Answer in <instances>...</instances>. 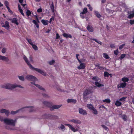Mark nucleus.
<instances>
[{
  "mask_svg": "<svg viewBox=\"0 0 134 134\" xmlns=\"http://www.w3.org/2000/svg\"><path fill=\"white\" fill-rule=\"evenodd\" d=\"M0 113H4L5 115H8L9 113V111L8 110H6V109H0Z\"/></svg>",
  "mask_w": 134,
  "mask_h": 134,
  "instance_id": "obj_19",
  "label": "nucleus"
},
{
  "mask_svg": "<svg viewBox=\"0 0 134 134\" xmlns=\"http://www.w3.org/2000/svg\"><path fill=\"white\" fill-rule=\"evenodd\" d=\"M118 48L116 50L114 51V53L115 55H117L118 53Z\"/></svg>",
  "mask_w": 134,
  "mask_h": 134,
  "instance_id": "obj_52",
  "label": "nucleus"
},
{
  "mask_svg": "<svg viewBox=\"0 0 134 134\" xmlns=\"http://www.w3.org/2000/svg\"><path fill=\"white\" fill-rule=\"evenodd\" d=\"M102 126L105 130L107 131H108V129L105 125H102Z\"/></svg>",
  "mask_w": 134,
  "mask_h": 134,
  "instance_id": "obj_43",
  "label": "nucleus"
},
{
  "mask_svg": "<svg viewBox=\"0 0 134 134\" xmlns=\"http://www.w3.org/2000/svg\"><path fill=\"white\" fill-rule=\"evenodd\" d=\"M42 9L41 8H39L37 10V12L38 13H41L42 12Z\"/></svg>",
  "mask_w": 134,
  "mask_h": 134,
  "instance_id": "obj_56",
  "label": "nucleus"
},
{
  "mask_svg": "<svg viewBox=\"0 0 134 134\" xmlns=\"http://www.w3.org/2000/svg\"><path fill=\"white\" fill-rule=\"evenodd\" d=\"M125 44L124 43L120 45L119 47V49H121L124 47L125 46Z\"/></svg>",
  "mask_w": 134,
  "mask_h": 134,
  "instance_id": "obj_50",
  "label": "nucleus"
},
{
  "mask_svg": "<svg viewBox=\"0 0 134 134\" xmlns=\"http://www.w3.org/2000/svg\"><path fill=\"white\" fill-rule=\"evenodd\" d=\"M30 107H31L26 106V107H24L22 108H21V109H24V108H30Z\"/></svg>",
  "mask_w": 134,
  "mask_h": 134,
  "instance_id": "obj_64",
  "label": "nucleus"
},
{
  "mask_svg": "<svg viewBox=\"0 0 134 134\" xmlns=\"http://www.w3.org/2000/svg\"><path fill=\"white\" fill-rule=\"evenodd\" d=\"M0 120L1 121H3L4 123L6 124L12 125L14 126L15 125V121L12 120L8 119H3L0 116Z\"/></svg>",
  "mask_w": 134,
  "mask_h": 134,
  "instance_id": "obj_6",
  "label": "nucleus"
},
{
  "mask_svg": "<svg viewBox=\"0 0 134 134\" xmlns=\"http://www.w3.org/2000/svg\"><path fill=\"white\" fill-rule=\"evenodd\" d=\"M18 7L20 13H21L23 12V10L21 8V7L19 4H18Z\"/></svg>",
  "mask_w": 134,
  "mask_h": 134,
  "instance_id": "obj_39",
  "label": "nucleus"
},
{
  "mask_svg": "<svg viewBox=\"0 0 134 134\" xmlns=\"http://www.w3.org/2000/svg\"><path fill=\"white\" fill-rule=\"evenodd\" d=\"M26 39L27 41V42L30 45H31L33 44L31 39H29L28 38H26Z\"/></svg>",
  "mask_w": 134,
  "mask_h": 134,
  "instance_id": "obj_33",
  "label": "nucleus"
},
{
  "mask_svg": "<svg viewBox=\"0 0 134 134\" xmlns=\"http://www.w3.org/2000/svg\"><path fill=\"white\" fill-rule=\"evenodd\" d=\"M92 88L89 87L85 90L83 93V99H88L87 96L92 93L93 91Z\"/></svg>",
  "mask_w": 134,
  "mask_h": 134,
  "instance_id": "obj_5",
  "label": "nucleus"
},
{
  "mask_svg": "<svg viewBox=\"0 0 134 134\" xmlns=\"http://www.w3.org/2000/svg\"><path fill=\"white\" fill-rule=\"evenodd\" d=\"M32 22L35 24L37 28H38L39 27V25L38 23L36 22L35 20H33L32 21Z\"/></svg>",
  "mask_w": 134,
  "mask_h": 134,
  "instance_id": "obj_28",
  "label": "nucleus"
},
{
  "mask_svg": "<svg viewBox=\"0 0 134 134\" xmlns=\"http://www.w3.org/2000/svg\"><path fill=\"white\" fill-rule=\"evenodd\" d=\"M87 29L90 32H92L94 30L93 27L92 26L89 25L87 26Z\"/></svg>",
  "mask_w": 134,
  "mask_h": 134,
  "instance_id": "obj_18",
  "label": "nucleus"
},
{
  "mask_svg": "<svg viewBox=\"0 0 134 134\" xmlns=\"http://www.w3.org/2000/svg\"><path fill=\"white\" fill-rule=\"evenodd\" d=\"M43 96L45 98H49V96H48V95L46 94H42Z\"/></svg>",
  "mask_w": 134,
  "mask_h": 134,
  "instance_id": "obj_57",
  "label": "nucleus"
},
{
  "mask_svg": "<svg viewBox=\"0 0 134 134\" xmlns=\"http://www.w3.org/2000/svg\"><path fill=\"white\" fill-rule=\"evenodd\" d=\"M23 0H19V2L21 4L23 3Z\"/></svg>",
  "mask_w": 134,
  "mask_h": 134,
  "instance_id": "obj_63",
  "label": "nucleus"
},
{
  "mask_svg": "<svg viewBox=\"0 0 134 134\" xmlns=\"http://www.w3.org/2000/svg\"><path fill=\"white\" fill-rule=\"evenodd\" d=\"M79 56V54H77L76 55V57L77 59L78 60L79 63H81V61L78 58V56Z\"/></svg>",
  "mask_w": 134,
  "mask_h": 134,
  "instance_id": "obj_49",
  "label": "nucleus"
},
{
  "mask_svg": "<svg viewBox=\"0 0 134 134\" xmlns=\"http://www.w3.org/2000/svg\"><path fill=\"white\" fill-rule=\"evenodd\" d=\"M110 47L111 48H114L115 47L114 44H111L110 45Z\"/></svg>",
  "mask_w": 134,
  "mask_h": 134,
  "instance_id": "obj_60",
  "label": "nucleus"
},
{
  "mask_svg": "<svg viewBox=\"0 0 134 134\" xmlns=\"http://www.w3.org/2000/svg\"><path fill=\"white\" fill-rule=\"evenodd\" d=\"M92 80L93 81H98L99 80V78L97 76H94L92 78Z\"/></svg>",
  "mask_w": 134,
  "mask_h": 134,
  "instance_id": "obj_35",
  "label": "nucleus"
},
{
  "mask_svg": "<svg viewBox=\"0 0 134 134\" xmlns=\"http://www.w3.org/2000/svg\"><path fill=\"white\" fill-rule=\"evenodd\" d=\"M31 45L32 46V48L35 50H38V48L36 45L33 44Z\"/></svg>",
  "mask_w": 134,
  "mask_h": 134,
  "instance_id": "obj_34",
  "label": "nucleus"
},
{
  "mask_svg": "<svg viewBox=\"0 0 134 134\" xmlns=\"http://www.w3.org/2000/svg\"><path fill=\"white\" fill-rule=\"evenodd\" d=\"M121 116L124 121H125L126 120L127 117L126 116L123 115Z\"/></svg>",
  "mask_w": 134,
  "mask_h": 134,
  "instance_id": "obj_44",
  "label": "nucleus"
},
{
  "mask_svg": "<svg viewBox=\"0 0 134 134\" xmlns=\"http://www.w3.org/2000/svg\"><path fill=\"white\" fill-rule=\"evenodd\" d=\"M126 98V97H123L122 98H121L120 99V100L121 101L124 102L125 101V100Z\"/></svg>",
  "mask_w": 134,
  "mask_h": 134,
  "instance_id": "obj_53",
  "label": "nucleus"
},
{
  "mask_svg": "<svg viewBox=\"0 0 134 134\" xmlns=\"http://www.w3.org/2000/svg\"><path fill=\"white\" fill-rule=\"evenodd\" d=\"M60 37V36L57 33L56 34V39H58Z\"/></svg>",
  "mask_w": 134,
  "mask_h": 134,
  "instance_id": "obj_61",
  "label": "nucleus"
},
{
  "mask_svg": "<svg viewBox=\"0 0 134 134\" xmlns=\"http://www.w3.org/2000/svg\"><path fill=\"white\" fill-rule=\"evenodd\" d=\"M19 79L22 81H24V77L22 76H18Z\"/></svg>",
  "mask_w": 134,
  "mask_h": 134,
  "instance_id": "obj_37",
  "label": "nucleus"
},
{
  "mask_svg": "<svg viewBox=\"0 0 134 134\" xmlns=\"http://www.w3.org/2000/svg\"><path fill=\"white\" fill-rule=\"evenodd\" d=\"M121 81L124 82H127L129 81V79L127 77H124L122 79Z\"/></svg>",
  "mask_w": 134,
  "mask_h": 134,
  "instance_id": "obj_24",
  "label": "nucleus"
},
{
  "mask_svg": "<svg viewBox=\"0 0 134 134\" xmlns=\"http://www.w3.org/2000/svg\"><path fill=\"white\" fill-rule=\"evenodd\" d=\"M31 14V11L29 10H27L26 12V15L27 16H29Z\"/></svg>",
  "mask_w": 134,
  "mask_h": 134,
  "instance_id": "obj_32",
  "label": "nucleus"
},
{
  "mask_svg": "<svg viewBox=\"0 0 134 134\" xmlns=\"http://www.w3.org/2000/svg\"><path fill=\"white\" fill-rule=\"evenodd\" d=\"M50 7L51 10L52 12L53 13L54 15H55L54 8V3L52 2L51 4L50 5Z\"/></svg>",
  "mask_w": 134,
  "mask_h": 134,
  "instance_id": "obj_17",
  "label": "nucleus"
},
{
  "mask_svg": "<svg viewBox=\"0 0 134 134\" xmlns=\"http://www.w3.org/2000/svg\"><path fill=\"white\" fill-rule=\"evenodd\" d=\"M130 23L131 25H132L134 24V20H130Z\"/></svg>",
  "mask_w": 134,
  "mask_h": 134,
  "instance_id": "obj_58",
  "label": "nucleus"
},
{
  "mask_svg": "<svg viewBox=\"0 0 134 134\" xmlns=\"http://www.w3.org/2000/svg\"><path fill=\"white\" fill-rule=\"evenodd\" d=\"M55 61L54 60H52L51 61H49L48 62V64L50 65H52L55 63Z\"/></svg>",
  "mask_w": 134,
  "mask_h": 134,
  "instance_id": "obj_40",
  "label": "nucleus"
},
{
  "mask_svg": "<svg viewBox=\"0 0 134 134\" xmlns=\"http://www.w3.org/2000/svg\"><path fill=\"white\" fill-rule=\"evenodd\" d=\"M65 125L68 126L69 129L74 132L78 131V129L77 128L74 127L72 125L69 124H65Z\"/></svg>",
  "mask_w": 134,
  "mask_h": 134,
  "instance_id": "obj_7",
  "label": "nucleus"
},
{
  "mask_svg": "<svg viewBox=\"0 0 134 134\" xmlns=\"http://www.w3.org/2000/svg\"><path fill=\"white\" fill-rule=\"evenodd\" d=\"M41 22L44 25H47L48 24V21L47 20L42 19L41 20Z\"/></svg>",
  "mask_w": 134,
  "mask_h": 134,
  "instance_id": "obj_22",
  "label": "nucleus"
},
{
  "mask_svg": "<svg viewBox=\"0 0 134 134\" xmlns=\"http://www.w3.org/2000/svg\"><path fill=\"white\" fill-rule=\"evenodd\" d=\"M68 103H72L74 104L76 103L77 102L76 99H68L67 100Z\"/></svg>",
  "mask_w": 134,
  "mask_h": 134,
  "instance_id": "obj_11",
  "label": "nucleus"
},
{
  "mask_svg": "<svg viewBox=\"0 0 134 134\" xmlns=\"http://www.w3.org/2000/svg\"><path fill=\"white\" fill-rule=\"evenodd\" d=\"M36 19L37 20V21L36 22L38 23H40V21L38 19V18H37V17L36 16Z\"/></svg>",
  "mask_w": 134,
  "mask_h": 134,
  "instance_id": "obj_62",
  "label": "nucleus"
},
{
  "mask_svg": "<svg viewBox=\"0 0 134 134\" xmlns=\"http://www.w3.org/2000/svg\"><path fill=\"white\" fill-rule=\"evenodd\" d=\"M69 122H73L75 124H80L81 123V121L79 120L72 119H70L68 120Z\"/></svg>",
  "mask_w": 134,
  "mask_h": 134,
  "instance_id": "obj_8",
  "label": "nucleus"
},
{
  "mask_svg": "<svg viewBox=\"0 0 134 134\" xmlns=\"http://www.w3.org/2000/svg\"><path fill=\"white\" fill-rule=\"evenodd\" d=\"M104 102H106L108 103H109L111 101L109 99H105L103 100Z\"/></svg>",
  "mask_w": 134,
  "mask_h": 134,
  "instance_id": "obj_36",
  "label": "nucleus"
},
{
  "mask_svg": "<svg viewBox=\"0 0 134 134\" xmlns=\"http://www.w3.org/2000/svg\"><path fill=\"white\" fill-rule=\"evenodd\" d=\"M96 67H98L100 70H103L104 69V68L102 66H100L99 65H96Z\"/></svg>",
  "mask_w": 134,
  "mask_h": 134,
  "instance_id": "obj_45",
  "label": "nucleus"
},
{
  "mask_svg": "<svg viewBox=\"0 0 134 134\" xmlns=\"http://www.w3.org/2000/svg\"><path fill=\"white\" fill-rule=\"evenodd\" d=\"M0 60H4L6 62H8L9 59L8 58L4 56H3L0 55Z\"/></svg>",
  "mask_w": 134,
  "mask_h": 134,
  "instance_id": "obj_13",
  "label": "nucleus"
},
{
  "mask_svg": "<svg viewBox=\"0 0 134 134\" xmlns=\"http://www.w3.org/2000/svg\"><path fill=\"white\" fill-rule=\"evenodd\" d=\"M134 17V15L132 13L130 14V15H129L128 16L127 18L129 19H131Z\"/></svg>",
  "mask_w": 134,
  "mask_h": 134,
  "instance_id": "obj_38",
  "label": "nucleus"
},
{
  "mask_svg": "<svg viewBox=\"0 0 134 134\" xmlns=\"http://www.w3.org/2000/svg\"><path fill=\"white\" fill-rule=\"evenodd\" d=\"M43 103L45 106L50 108V109H58L62 105H52V102L46 101H43Z\"/></svg>",
  "mask_w": 134,
  "mask_h": 134,
  "instance_id": "obj_3",
  "label": "nucleus"
},
{
  "mask_svg": "<svg viewBox=\"0 0 134 134\" xmlns=\"http://www.w3.org/2000/svg\"><path fill=\"white\" fill-rule=\"evenodd\" d=\"M79 63L80 64V65L77 67L78 69L80 70L84 69L86 67L85 64L84 63H82L81 61V63Z\"/></svg>",
  "mask_w": 134,
  "mask_h": 134,
  "instance_id": "obj_9",
  "label": "nucleus"
},
{
  "mask_svg": "<svg viewBox=\"0 0 134 134\" xmlns=\"http://www.w3.org/2000/svg\"><path fill=\"white\" fill-rule=\"evenodd\" d=\"M63 36L66 38H72V36L70 34L64 33L63 34Z\"/></svg>",
  "mask_w": 134,
  "mask_h": 134,
  "instance_id": "obj_16",
  "label": "nucleus"
},
{
  "mask_svg": "<svg viewBox=\"0 0 134 134\" xmlns=\"http://www.w3.org/2000/svg\"><path fill=\"white\" fill-rule=\"evenodd\" d=\"M1 86L3 88L10 90H12L16 87H19L21 88H23V87L21 86L20 85H12L9 83L2 85Z\"/></svg>",
  "mask_w": 134,
  "mask_h": 134,
  "instance_id": "obj_4",
  "label": "nucleus"
},
{
  "mask_svg": "<svg viewBox=\"0 0 134 134\" xmlns=\"http://www.w3.org/2000/svg\"><path fill=\"white\" fill-rule=\"evenodd\" d=\"M103 57L106 59H108L110 57L106 53H103Z\"/></svg>",
  "mask_w": 134,
  "mask_h": 134,
  "instance_id": "obj_31",
  "label": "nucleus"
},
{
  "mask_svg": "<svg viewBox=\"0 0 134 134\" xmlns=\"http://www.w3.org/2000/svg\"><path fill=\"white\" fill-rule=\"evenodd\" d=\"M54 16H53L51 18L50 20L49 21V23L50 24H51L52 23V21L53 20V21L54 20Z\"/></svg>",
  "mask_w": 134,
  "mask_h": 134,
  "instance_id": "obj_47",
  "label": "nucleus"
},
{
  "mask_svg": "<svg viewBox=\"0 0 134 134\" xmlns=\"http://www.w3.org/2000/svg\"><path fill=\"white\" fill-rule=\"evenodd\" d=\"M79 113L83 115H86L87 114V113L86 111L84 109H79Z\"/></svg>",
  "mask_w": 134,
  "mask_h": 134,
  "instance_id": "obj_15",
  "label": "nucleus"
},
{
  "mask_svg": "<svg viewBox=\"0 0 134 134\" xmlns=\"http://www.w3.org/2000/svg\"><path fill=\"white\" fill-rule=\"evenodd\" d=\"M109 75H111V74H109L108 72L107 71H105L104 73V77H109Z\"/></svg>",
  "mask_w": 134,
  "mask_h": 134,
  "instance_id": "obj_29",
  "label": "nucleus"
},
{
  "mask_svg": "<svg viewBox=\"0 0 134 134\" xmlns=\"http://www.w3.org/2000/svg\"><path fill=\"white\" fill-rule=\"evenodd\" d=\"M127 85V83L125 82H122L119 84L117 86V88H125Z\"/></svg>",
  "mask_w": 134,
  "mask_h": 134,
  "instance_id": "obj_10",
  "label": "nucleus"
},
{
  "mask_svg": "<svg viewBox=\"0 0 134 134\" xmlns=\"http://www.w3.org/2000/svg\"><path fill=\"white\" fill-rule=\"evenodd\" d=\"M126 56V54H122L120 56V59H122L123 58H124Z\"/></svg>",
  "mask_w": 134,
  "mask_h": 134,
  "instance_id": "obj_48",
  "label": "nucleus"
},
{
  "mask_svg": "<svg viewBox=\"0 0 134 134\" xmlns=\"http://www.w3.org/2000/svg\"><path fill=\"white\" fill-rule=\"evenodd\" d=\"M23 58L26 64L29 67L30 69L33 70H35L44 76H46V73L42 70L40 69L36 68L32 66V65L29 63L27 58L25 55H24Z\"/></svg>",
  "mask_w": 134,
  "mask_h": 134,
  "instance_id": "obj_2",
  "label": "nucleus"
},
{
  "mask_svg": "<svg viewBox=\"0 0 134 134\" xmlns=\"http://www.w3.org/2000/svg\"><path fill=\"white\" fill-rule=\"evenodd\" d=\"M56 87L57 89L58 90V91L61 92L63 91H62V90L61 89L60 87L58 86H57Z\"/></svg>",
  "mask_w": 134,
  "mask_h": 134,
  "instance_id": "obj_55",
  "label": "nucleus"
},
{
  "mask_svg": "<svg viewBox=\"0 0 134 134\" xmlns=\"http://www.w3.org/2000/svg\"><path fill=\"white\" fill-rule=\"evenodd\" d=\"M4 4L7 8L8 7H9L8 5H9V3L7 1H4Z\"/></svg>",
  "mask_w": 134,
  "mask_h": 134,
  "instance_id": "obj_41",
  "label": "nucleus"
},
{
  "mask_svg": "<svg viewBox=\"0 0 134 134\" xmlns=\"http://www.w3.org/2000/svg\"><path fill=\"white\" fill-rule=\"evenodd\" d=\"M2 27H5L7 30H9L10 27L9 23L8 21H6L5 25H3Z\"/></svg>",
  "mask_w": 134,
  "mask_h": 134,
  "instance_id": "obj_12",
  "label": "nucleus"
},
{
  "mask_svg": "<svg viewBox=\"0 0 134 134\" xmlns=\"http://www.w3.org/2000/svg\"><path fill=\"white\" fill-rule=\"evenodd\" d=\"M91 40L95 41L96 42H97V43L99 44L100 45H101L102 44V43L101 41H98L96 39L92 38L91 39Z\"/></svg>",
  "mask_w": 134,
  "mask_h": 134,
  "instance_id": "obj_30",
  "label": "nucleus"
},
{
  "mask_svg": "<svg viewBox=\"0 0 134 134\" xmlns=\"http://www.w3.org/2000/svg\"><path fill=\"white\" fill-rule=\"evenodd\" d=\"M91 111L93 113V114H96L98 113V112L96 109H91Z\"/></svg>",
  "mask_w": 134,
  "mask_h": 134,
  "instance_id": "obj_42",
  "label": "nucleus"
},
{
  "mask_svg": "<svg viewBox=\"0 0 134 134\" xmlns=\"http://www.w3.org/2000/svg\"><path fill=\"white\" fill-rule=\"evenodd\" d=\"M18 112V111H12L11 113L12 114H16V113H17Z\"/></svg>",
  "mask_w": 134,
  "mask_h": 134,
  "instance_id": "obj_59",
  "label": "nucleus"
},
{
  "mask_svg": "<svg viewBox=\"0 0 134 134\" xmlns=\"http://www.w3.org/2000/svg\"><path fill=\"white\" fill-rule=\"evenodd\" d=\"M87 6L88 7L89 9H90V10L91 11H92V10L93 8L90 5V4H88L87 5Z\"/></svg>",
  "mask_w": 134,
  "mask_h": 134,
  "instance_id": "obj_46",
  "label": "nucleus"
},
{
  "mask_svg": "<svg viewBox=\"0 0 134 134\" xmlns=\"http://www.w3.org/2000/svg\"><path fill=\"white\" fill-rule=\"evenodd\" d=\"M88 12L87 9L86 8H84L83 10V11L80 14H86Z\"/></svg>",
  "mask_w": 134,
  "mask_h": 134,
  "instance_id": "obj_23",
  "label": "nucleus"
},
{
  "mask_svg": "<svg viewBox=\"0 0 134 134\" xmlns=\"http://www.w3.org/2000/svg\"><path fill=\"white\" fill-rule=\"evenodd\" d=\"M95 84L97 86L100 87L103 86V85L100 83H99L98 82H95Z\"/></svg>",
  "mask_w": 134,
  "mask_h": 134,
  "instance_id": "obj_26",
  "label": "nucleus"
},
{
  "mask_svg": "<svg viewBox=\"0 0 134 134\" xmlns=\"http://www.w3.org/2000/svg\"><path fill=\"white\" fill-rule=\"evenodd\" d=\"M116 105L119 106H120L121 104V103L118 100H116L115 103Z\"/></svg>",
  "mask_w": 134,
  "mask_h": 134,
  "instance_id": "obj_27",
  "label": "nucleus"
},
{
  "mask_svg": "<svg viewBox=\"0 0 134 134\" xmlns=\"http://www.w3.org/2000/svg\"><path fill=\"white\" fill-rule=\"evenodd\" d=\"M25 79L28 80L32 81L31 82V84L34 85L40 89L44 91H45V89L42 86L35 83V81L37 80V79L36 77L31 75H28L25 77Z\"/></svg>",
  "mask_w": 134,
  "mask_h": 134,
  "instance_id": "obj_1",
  "label": "nucleus"
},
{
  "mask_svg": "<svg viewBox=\"0 0 134 134\" xmlns=\"http://www.w3.org/2000/svg\"><path fill=\"white\" fill-rule=\"evenodd\" d=\"M95 15L100 20H101L100 19V17L102 16L99 13V12L98 11H95L94 12Z\"/></svg>",
  "mask_w": 134,
  "mask_h": 134,
  "instance_id": "obj_21",
  "label": "nucleus"
},
{
  "mask_svg": "<svg viewBox=\"0 0 134 134\" xmlns=\"http://www.w3.org/2000/svg\"><path fill=\"white\" fill-rule=\"evenodd\" d=\"M6 48H3L2 50V52L3 53H4L6 52Z\"/></svg>",
  "mask_w": 134,
  "mask_h": 134,
  "instance_id": "obj_51",
  "label": "nucleus"
},
{
  "mask_svg": "<svg viewBox=\"0 0 134 134\" xmlns=\"http://www.w3.org/2000/svg\"><path fill=\"white\" fill-rule=\"evenodd\" d=\"M58 128L59 129L61 130L63 132H64L66 130L65 126L63 124H61Z\"/></svg>",
  "mask_w": 134,
  "mask_h": 134,
  "instance_id": "obj_14",
  "label": "nucleus"
},
{
  "mask_svg": "<svg viewBox=\"0 0 134 134\" xmlns=\"http://www.w3.org/2000/svg\"><path fill=\"white\" fill-rule=\"evenodd\" d=\"M8 10V12L11 14H13V12L10 9L9 7L7 8Z\"/></svg>",
  "mask_w": 134,
  "mask_h": 134,
  "instance_id": "obj_54",
  "label": "nucleus"
},
{
  "mask_svg": "<svg viewBox=\"0 0 134 134\" xmlns=\"http://www.w3.org/2000/svg\"><path fill=\"white\" fill-rule=\"evenodd\" d=\"M12 22L17 25H18L19 24V23L18 22L17 19L15 18H14L12 19Z\"/></svg>",
  "mask_w": 134,
  "mask_h": 134,
  "instance_id": "obj_20",
  "label": "nucleus"
},
{
  "mask_svg": "<svg viewBox=\"0 0 134 134\" xmlns=\"http://www.w3.org/2000/svg\"><path fill=\"white\" fill-rule=\"evenodd\" d=\"M87 107L89 109H95L93 106L91 104H87Z\"/></svg>",
  "mask_w": 134,
  "mask_h": 134,
  "instance_id": "obj_25",
  "label": "nucleus"
}]
</instances>
